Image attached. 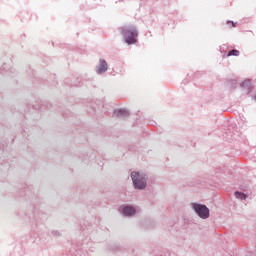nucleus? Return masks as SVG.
<instances>
[{"instance_id": "obj_9", "label": "nucleus", "mask_w": 256, "mask_h": 256, "mask_svg": "<svg viewBox=\"0 0 256 256\" xmlns=\"http://www.w3.org/2000/svg\"><path fill=\"white\" fill-rule=\"evenodd\" d=\"M235 196L238 198V199H247V194H244V192H235Z\"/></svg>"}, {"instance_id": "obj_11", "label": "nucleus", "mask_w": 256, "mask_h": 256, "mask_svg": "<svg viewBox=\"0 0 256 256\" xmlns=\"http://www.w3.org/2000/svg\"><path fill=\"white\" fill-rule=\"evenodd\" d=\"M0 71H1V72H4V71H5V67H4V66L1 67V68H0Z\"/></svg>"}, {"instance_id": "obj_1", "label": "nucleus", "mask_w": 256, "mask_h": 256, "mask_svg": "<svg viewBox=\"0 0 256 256\" xmlns=\"http://www.w3.org/2000/svg\"><path fill=\"white\" fill-rule=\"evenodd\" d=\"M130 177L134 189H140V191L147 189L149 175L145 171H131Z\"/></svg>"}, {"instance_id": "obj_4", "label": "nucleus", "mask_w": 256, "mask_h": 256, "mask_svg": "<svg viewBox=\"0 0 256 256\" xmlns=\"http://www.w3.org/2000/svg\"><path fill=\"white\" fill-rule=\"evenodd\" d=\"M120 210L125 217H133L137 211H140V208L138 206H121Z\"/></svg>"}, {"instance_id": "obj_2", "label": "nucleus", "mask_w": 256, "mask_h": 256, "mask_svg": "<svg viewBox=\"0 0 256 256\" xmlns=\"http://www.w3.org/2000/svg\"><path fill=\"white\" fill-rule=\"evenodd\" d=\"M121 34L123 35V38L128 45H134L137 43L139 30L135 25H124L121 27Z\"/></svg>"}, {"instance_id": "obj_5", "label": "nucleus", "mask_w": 256, "mask_h": 256, "mask_svg": "<svg viewBox=\"0 0 256 256\" xmlns=\"http://www.w3.org/2000/svg\"><path fill=\"white\" fill-rule=\"evenodd\" d=\"M108 69H109V65L106 59H99L98 65H96V73L98 75H102L103 73H106Z\"/></svg>"}, {"instance_id": "obj_12", "label": "nucleus", "mask_w": 256, "mask_h": 256, "mask_svg": "<svg viewBox=\"0 0 256 256\" xmlns=\"http://www.w3.org/2000/svg\"><path fill=\"white\" fill-rule=\"evenodd\" d=\"M254 99H256V95H254Z\"/></svg>"}, {"instance_id": "obj_6", "label": "nucleus", "mask_w": 256, "mask_h": 256, "mask_svg": "<svg viewBox=\"0 0 256 256\" xmlns=\"http://www.w3.org/2000/svg\"><path fill=\"white\" fill-rule=\"evenodd\" d=\"M240 87L244 91V93H251L252 87H251V81L250 79H244L242 83H240Z\"/></svg>"}, {"instance_id": "obj_3", "label": "nucleus", "mask_w": 256, "mask_h": 256, "mask_svg": "<svg viewBox=\"0 0 256 256\" xmlns=\"http://www.w3.org/2000/svg\"><path fill=\"white\" fill-rule=\"evenodd\" d=\"M191 209L200 217V219H208L210 217V210L206 204H198V202L191 203Z\"/></svg>"}, {"instance_id": "obj_7", "label": "nucleus", "mask_w": 256, "mask_h": 256, "mask_svg": "<svg viewBox=\"0 0 256 256\" xmlns=\"http://www.w3.org/2000/svg\"><path fill=\"white\" fill-rule=\"evenodd\" d=\"M117 115L118 117H128V115H130V111L128 109H118Z\"/></svg>"}, {"instance_id": "obj_8", "label": "nucleus", "mask_w": 256, "mask_h": 256, "mask_svg": "<svg viewBox=\"0 0 256 256\" xmlns=\"http://www.w3.org/2000/svg\"><path fill=\"white\" fill-rule=\"evenodd\" d=\"M232 55L238 57L240 55V51H238V49H231V51L228 52V57H231Z\"/></svg>"}, {"instance_id": "obj_10", "label": "nucleus", "mask_w": 256, "mask_h": 256, "mask_svg": "<svg viewBox=\"0 0 256 256\" xmlns=\"http://www.w3.org/2000/svg\"><path fill=\"white\" fill-rule=\"evenodd\" d=\"M227 23H232V27H235L234 21H227Z\"/></svg>"}]
</instances>
